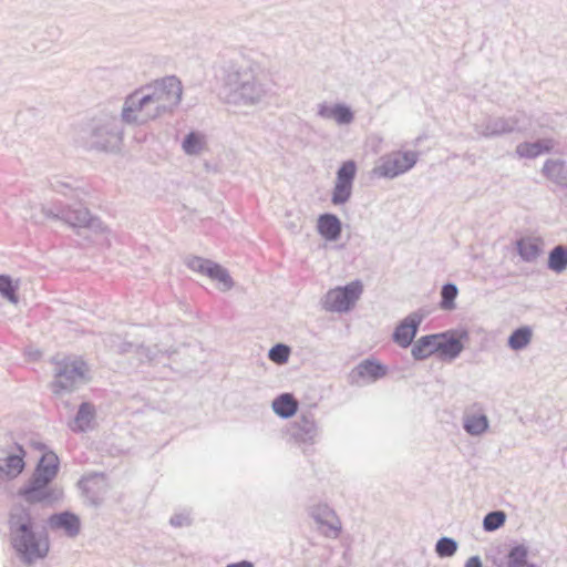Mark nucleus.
I'll use <instances>...</instances> for the list:
<instances>
[{
  "label": "nucleus",
  "instance_id": "obj_1",
  "mask_svg": "<svg viewBox=\"0 0 567 567\" xmlns=\"http://www.w3.org/2000/svg\"><path fill=\"white\" fill-rule=\"evenodd\" d=\"M223 94L229 105L256 107L267 103L270 89L262 68L257 62L240 59L225 68Z\"/></svg>",
  "mask_w": 567,
  "mask_h": 567
},
{
  "label": "nucleus",
  "instance_id": "obj_2",
  "mask_svg": "<svg viewBox=\"0 0 567 567\" xmlns=\"http://www.w3.org/2000/svg\"><path fill=\"white\" fill-rule=\"evenodd\" d=\"M12 545L20 558L32 564L49 551V542L42 532H35L32 518L25 509H17L10 517Z\"/></svg>",
  "mask_w": 567,
  "mask_h": 567
},
{
  "label": "nucleus",
  "instance_id": "obj_3",
  "mask_svg": "<svg viewBox=\"0 0 567 567\" xmlns=\"http://www.w3.org/2000/svg\"><path fill=\"white\" fill-rule=\"evenodd\" d=\"M58 466V456L53 452L44 453L29 483L19 491V494L28 503L47 501L50 496L48 485L55 477Z\"/></svg>",
  "mask_w": 567,
  "mask_h": 567
},
{
  "label": "nucleus",
  "instance_id": "obj_4",
  "mask_svg": "<svg viewBox=\"0 0 567 567\" xmlns=\"http://www.w3.org/2000/svg\"><path fill=\"white\" fill-rule=\"evenodd\" d=\"M122 134L120 122L115 116L102 115L91 122L85 138L90 148L115 152L120 150Z\"/></svg>",
  "mask_w": 567,
  "mask_h": 567
},
{
  "label": "nucleus",
  "instance_id": "obj_5",
  "mask_svg": "<svg viewBox=\"0 0 567 567\" xmlns=\"http://www.w3.org/2000/svg\"><path fill=\"white\" fill-rule=\"evenodd\" d=\"M54 380L51 384L55 394L69 393L89 382L85 362L76 358H63L54 362Z\"/></svg>",
  "mask_w": 567,
  "mask_h": 567
},
{
  "label": "nucleus",
  "instance_id": "obj_6",
  "mask_svg": "<svg viewBox=\"0 0 567 567\" xmlns=\"http://www.w3.org/2000/svg\"><path fill=\"white\" fill-rule=\"evenodd\" d=\"M157 117L172 113L181 103L183 94L182 82L174 75L156 80L143 86Z\"/></svg>",
  "mask_w": 567,
  "mask_h": 567
},
{
  "label": "nucleus",
  "instance_id": "obj_7",
  "mask_svg": "<svg viewBox=\"0 0 567 567\" xmlns=\"http://www.w3.org/2000/svg\"><path fill=\"white\" fill-rule=\"evenodd\" d=\"M121 118L128 125H144L157 118L144 87L134 91L125 99Z\"/></svg>",
  "mask_w": 567,
  "mask_h": 567
},
{
  "label": "nucleus",
  "instance_id": "obj_8",
  "mask_svg": "<svg viewBox=\"0 0 567 567\" xmlns=\"http://www.w3.org/2000/svg\"><path fill=\"white\" fill-rule=\"evenodd\" d=\"M417 162V153L398 152L382 156L375 167L373 174L383 178H394L410 171Z\"/></svg>",
  "mask_w": 567,
  "mask_h": 567
},
{
  "label": "nucleus",
  "instance_id": "obj_9",
  "mask_svg": "<svg viewBox=\"0 0 567 567\" xmlns=\"http://www.w3.org/2000/svg\"><path fill=\"white\" fill-rule=\"evenodd\" d=\"M41 214L44 217L61 219L73 228H87L94 233H102L105 229L103 223L99 218L92 217L90 212L82 207V205L69 207L59 214H53L51 210L42 208Z\"/></svg>",
  "mask_w": 567,
  "mask_h": 567
},
{
  "label": "nucleus",
  "instance_id": "obj_10",
  "mask_svg": "<svg viewBox=\"0 0 567 567\" xmlns=\"http://www.w3.org/2000/svg\"><path fill=\"white\" fill-rule=\"evenodd\" d=\"M360 281H352L344 287L330 290L323 300V307L328 311L347 312L359 300L362 293Z\"/></svg>",
  "mask_w": 567,
  "mask_h": 567
},
{
  "label": "nucleus",
  "instance_id": "obj_11",
  "mask_svg": "<svg viewBox=\"0 0 567 567\" xmlns=\"http://www.w3.org/2000/svg\"><path fill=\"white\" fill-rule=\"evenodd\" d=\"M355 173L357 165L353 161H347L339 167L331 197L334 205L346 204L350 199Z\"/></svg>",
  "mask_w": 567,
  "mask_h": 567
},
{
  "label": "nucleus",
  "instance_id": "obj_12",
  "mask_svg": "<svg viewBox=\"0 0 567 567\" xmlns=\"http://www.w3.org/2000/svg\"><path fill=\"white\" fill-rule=\"evenodd\" d=\"M518 118L517 116L501 117V116H488L481 124L475 125L477 134L489 138L496 137L504 134L518 131Z\"/></svg>",
  "mask_w": 567,
  "mask_h": 567
},
{
  "label": "nucleus",
  "instance_id": "obj_13",
  "mask_svg": "<svg viewBox=\"0 0 567 567\" xmlns=\"http://www.w3.org/2000/svg\"><path fill=\"white\" fill-rule=\"evenodd\" d=\"M424 317V313L419 311L412 312L405 317L396 326L393 332V341L401 348H408L413 342Z\"/></svg>",
  "mask_w": 567,
  "mask_h": 567
},
{
  "label": "nucleus",
  "instance_id": "obj_14",
  "mask_svg": "<svg viewBox=\"0 0 567 567\" xmlns=\"http://www.w3.org/2000/svg\"><path fill=\"white\" fill-rule=\"evenodd\" d=\"M489 426V421L481 406L473 405L464 411L463 429L472 436L484 434Z\"/></svg>",
  "mask_w": 567,
  "mask_h": 567
},
{
  "label": "nucleus",
  "instance_id": "obj_15",
  "mask_svg": "<svg viewBox=\"0 0 567 567\" xmlns=\"http://www.w3.org/2000/svg\"><path fill=\"white\" fill-rule=\"evenodd\" d=\"M311 516L318 525L326 528L322 530L324 536L331 538L338 537L341 524L331 508L328 506H318L312 509Z\"/></svg>",
  "mask_w": 567,
  "mask_h": 567
},
{
  "label": "nucleus",
  "instance_id": "obj_16",
  "mask_svg": "<svg viewBox=\"0 0 567 567\" xmlns=\"http://www.w3.org/2000/svg\"><path fill=\"white\" fill-rule=\"evenodd\" d=\"M293 433L297 441L306 444H315L319 436V427L311 414H302L295 424Z\"/></svg>",
  "mask_w": 567,
  "mask_h": 567
},
{
  "label": "nucleus",
  "instance_id": "obj_17",
  "mask_svg": "<svg viewBox=\"0 0 567 567\" xmlns=\"http://www.w3.org/2000/svg\"><path fill=\"white\" fill-rule=\"evenodd\" d=\"M18 453L9 454L0 458V477L16 478L24 468V451L21 446L17 447Z\"/></svg>",
  "mask_w": 567,
  "mask_h": 567
},
{
  "label": "nucleus",
  "instance_id": "obj_18",
  "mask_svg": "<svg viewBox=\"0 0 567 567\" xmlns=\"http://www.w3.org/2000/svg\"><path fill=\"white\" fill-rule=\"evenodd\" d=\"M543 175L556 185L567 187V163L560 158L547 159L542 168Z\"/></svg>",
  "mask_w": 567,
  "mask_h": 567
},
{
  "label": "nucleus",
  "instance_id": "obj_19",
  "mask_svg": "<svg viewBox=\"0 0 567 567\" xmlns=\"http://www.w3.org/2000/svg\"><path fill=\"white\" fill-rule=\"evenodd\" d=\"M553 140L544 138L535 142H523L516 146V154L520 158H535L543 153H549L554 148Z\"/></svg>",
  "mask_w": 567,
  "mask_h": 567
},
{
  "label": "nucleus",
  "instance_id": "obj_20",
  "mask_svg": "<svg viewBox=\"0 0 567 567\" xmlns=\"http://www.w3.org/2000/svg\"><path fill=\"white\" fill-rule=\"evenodd\" d=\"M52 528L62 529L69 537H75L80 533V519L70 512H63L50 517Z\"/></svg>",
  "mask_w": 567,
  "mask_h": 567
},
{
  "label": "nucleus",
  "instance_id": "obj_21",
  "mask_svg": "<svg viewBox=\"0 0 567 567\" xmlns=\"http://www.w3.org/2000/svg\"><path fill=\"white\" fill-rule=\"evenodd\" d=\"M319 234L329 241H334L341 234V221L332 214H323L318 218L317 225Z\"/></svg>",
  "mask_w": 567,
  "mask_h": 567
},
{
  "label": "nucleus",
  "instance_id": "obj_22",
  "mask_svg": "<svg viewBox=\"0 0 567 567\" xmlns=\"http://www.w3.org/2000/svg\"><path fill=\"white\" fill-rule=\"evenodd\" d=\"M439 342V334L423 336L413 344L411 353L415 360H424L434 352H437Z\"/></svg>",
  "mask_w": 567,
  "mask_h": 567
},
{
  "label": "nucleus",
  "instance_id": "obj_23",
  "mask_svg": "<svg viewBox=\"0 0 567 567\" xmlns=\"http://www.w3.org/2000/svg\"><path fill=\"white\" fill-rule=\"evenodd\" d=\"M517 251L524 261L533 262L543 252V241L537 237H524L517 241Z\"/></svg>",
  "mask_w": 567,
  "mask_h": 567
},
{
  "label": "nucleus",
  "instance_id": "obj_24",
  "mask_svg": "<svg viewBox=\"0 0 567 567\" xmlns=\"http://www.w3.org/2000/svg\"><path fill=\"white\" fill-rule=\"evenodd\" d=\"M299 403L291 393H281L271 403L272 411L281 419H289L298 411Z\"/></svg>",
  "mask_w": 567,
  "mask_h": 567
},
{
  "label": "nucleus",
  "instance_id": "obj_25",
  "mask_svg": "<svg viewBox=\"0 0 567 567\" xmlns=\"http://www.w3.org/2000/svg\"><path fill=\"white\" fill-rule=\"evenodd\" d=\"M95 416L94 406L87 402L80 405L74 420L70 423V427L74 432H84L91 427Z\"/></svg>",
  "mask_w": 567,
  "mask_h": 567
},
{
  "label": "nucleus",
  "instance_id": "obj_26",
  "mask_svg": "<svg viewBox=\"0 0 567 567\" xmlns=\"http://www.w3.org/2000/svg\"><path fill=\"white\" fill-rule=\"evenodd\" d=\"M385 368L382 364L370 360H364L354 370V373L367 382H374L385 375Z\"/></svg>",
  "mask_w": 567,
  "mask_h": 567
},
{
  "label": "nucleus",
  "instance_id": "obj_27",
  "mask_svg": "<svg viewBox=\"0 0 567 567\" xmlns=\"http://www.w3.org/2000/svg\"><path fill=\"white\" fill-rule=\"evenodd\" d=\"M440 336V347L437 352L441 353L442 357L449 358L450 360L455 359L463 350L462 342L455 337H447L446 334Z\"/></svg>",
  "mask_w": 567,
  "mask_h": 567
},
{
  "label": "nucleus",
  "instance_id": "obj_28",
  "mask_svg": "<svg viewBox=\"0 0 567 567\" xmlns=\"http://www.w3.org/2000/svg\"><path fill=\"white\" fill-rule=\"evenodd\" d=\"M533 330L525 326L520 327L512 332L508 338V347L512 350L519 351L525 349L532 341Z\"/></svg>",
  "mask_w": 567,
  "mask_h": 567
},
{
  "label": "nucleus",
  "instance_id": "obj_29",
  "mask_svg": "<svg viewBox=\"0 0 567 567\" xmlns=\"http://www.w3.org/2000/svg\"><path fill=\"white\" fill-rule=\"evenodd\" d=\"M187 155H199L205 148V136L198 132L187 134L182 144Z\"/></svg>",
  "mask_w": 567,
  "mask_h": 567
},
{
  "label": "nucleus",
  "instance_id": "obj_30",
  "mask_svg": "<svg viewBox=\"0 0 567 567\" xmlns=\"http://www.w3.org/2000/svg\"><path fill=\"white\" fill-rule=\"evenodd\" d=\"M548 268L557 274L567 268V247L560 245L554 247L549 252Z\"/></svg>",
  "mask_w": 567,
  "mask_h": 567
},
{
  "label": "nucleus",
  "instance_id": "obj_31",
  "mask_svg": "<svg viewBox=\"0 0 567 567\" xmlns=\"http://www.w3.org/2000/svg\"><path fill=\"white\" fill-rule=\"evenodd\" d=\"M19 289V280H13L10 276L0 275V293L12 305L19 302L17 291Z\"/></svg>",
  "mask_w": 567,
  "mask_h": 567
},
{
  "label": "nucleus",
  "instance_id": "obj_32",
  "mask_svg": "<svg viewBox=\"0 0 567 567\" xmlns=\"http://www.w3.org/2000/svg\"><path fill=\"white\" fill-rule=\"evenodd\" d=\"M208 277L218 282V288L223 291H227L231 289L234 286L233 279L230 278L228 271L221 266L215 264Z\"/></svg>",
  "mask_w": 567,
  "mask_h": 567
},
{
  "label": "nucleus",
  "instance_id": "obj_33",
  "mask_svg": "<svg viewBox=\"0 0 567 567\" xmlns=\"http://www.w3.org/2000/svg\"><path fill=\"white\" fill-rule=\"evenodd\" d=\"M527 547L524 545L514 546L507 555V567H522L527 564Z\"/></svg>",
  "mask_w": 567,
  "mask_h": 567
},
{
  "label": "nucleus",
  "instance_id": "obj_34",
  "mask_svg": "<svg viewBox=\"0 0 567 567\" xmlns=\"http://www.w3.org/2000/svg\"><path fill=\"white\" fill-rule=\"evenodd\" d=\"M506 522V514L503 511L489 512L483 519V528L486 532H494Z\"/></svg>",
  "mask_w": 567,
  "mask_h": 567
},
{
  "label": "nucleus",
  "instance_id": "obj_35",
  "mask_svg": "<svg viewBox=\"0 0 567 567\" xmlns=\"http://www.w3.org/2000/svg\"><path fill=\"white\" fill-rule=\"evenodd\" d=\"M458 289L454 284H445L441 290V308L452 310L455 308L454 300L457 297Z\"/></svg>",
  "mask_w": 567,
  "mask_h": 567
},
{
  "label": "nucleus",
  "instance_id": "obj_36",
  "mask_svg": "<svg viewBox=\"0 0 567 567\" xmlns=\"http://www.w3.org/2000/svg\"><path fill=\"white\" fill-rule=\"evenodd\" d=\"M457 550V543L450 537H442L435 545V551L440 557H451Z\"/></svg>",
  "mask_w": 567,
  "mask_h": 567
},
{
  "label": "nucleus",
  "instance_id": "obj_37",
  "mask_svg": "<svg viewBox=\"0 0 567 567\" xmlns=\"http://www.w3.org/2000/svg\"><path fill=\"white\" fill-rule=\"evenodd\" d=\"M333 121L340 126L349 125L354 121V113L350 106L337 103Z\"/></svg>",
  "mask_w": 567,
  "mask_h": 567
},
{
  "label": "nucleus",
  "instance_id": "obj_38",
  "mask_svg": "<svg viewBox=\"0 0 567 567\" xmlns=\"http://www.w3.org/2000/svg\"><path fill=\"white\" fill-rule=\"evenodd\" d=\"M289 354V347L282 343H278L269 350L268 357L272 362L281 364L288 361Z\"/></svg>",
  "mask_w": 567,
  "mask_h": 567
},
{
  "label": "nucleus",
  "instance_id": "obj_39",
  "mask_svg": "<svg viewBox=\"0 0 567 567\" xmlns=\"http://www.w3.org/2000/svg\"><path fill=\"white\" fill-rule=\"evenodd\" d=\"M187 264H188V267L190 269H193L194 271H197V272H200V274H204L207 276L210 272V270L213 269V267L215 266V262H212L209 260H206V259H203L199 257H194V258L189 259Z\"/></svg>",
  "mask_w": 567,
  "mask_h": 567
},
{
  "label": "nucleus",
  "instance_id": "obj_40",
  "mask_svg": "<svg viewBox=\"0 0 567 567\" xmlns=\"http://www.w3.org/2000/svg\"><path fill=\"white\" fill-rule=\"evenodd\" d=\"M337 104L330 105L326 102L319 103L317 106V115L322 120H332L334 118Z\"/></svg>",
  "mask_w": 567,
  "mask_h": 567
},
{
  "label": "nucleus",
  "instance_id": "obj_41",
  "mask_svg": "<svg viewBox=\"0 0 567 567\" xmlns=\"http://www.w3.org/2000/svg\"><path fill=\"white\" fill-rule=\"evenodd\" d=\"M169 523L172 526H175V527H183V526H188L190 525L192 523V519L189 517L188 514L186 513H179V514H175L171 517L169 519Z\"/></svg>",
  "mask_w": 567,
  "mask_h": 567
},
{
  "label": "nucleus",
  "instance_id": "obj_42",
  "mask_svg": "<svg viewBox=\"0 0 567 567\" xmlns=\"http://www.w3.org/2000/svg\"><path fill=\"white\" fill-rule=\"evenodd\" d=\"M137 354H138V358L141 361L143 360H146V361H153L156 357V352L151 350L150 348H145L143 346L138 347L137 350H136Z\"/></svg>",
  "mask_w": 567,
  "mask_h": 567
},
{
  "label": "nucleus",
  "instance_id": "obj_43",
  "mask_svg": "<svg viewBox=\"0 0 567 567\" xmlns=\"http://www.w3.org/2000/svg\"><path fill=\"white\" fill-rule=\"evenodd\" d=\"M465 567H482L481 558L478 556L470 557L465 563Z\"/></svg>",
  "mask_w": 567,
  "mask_h": 567
},
{
  "label": "nucleus",
  "instance_id": "obj_44",
  "mask_svg": "<svg viewBox=\"0 0 567 567\" xmlns=\"http://www.w3.org/2000/svg\"><path fill=\"white\" fill-rule=\"evenodd\" d=\"M226 567H254V565L248 560H241L239 563L228 564Z\"/></svg>",
  "mask_w": 567,
  "mask_h": 567
},
{
  "label": "nucleus",
  "instance_id": "obj_45",
  "mask_svg": "<svg viewBox=\"0 0 567 567\" xmlns=\"http://www.w3.org/2000/svg\"><path fill=\"white\" fill-rule=\"evenodd\" d=\"M52 188L55 192L63 193V189L68 188V185L65 183H62V182H56L55 184H52Z\"/></svg>",
  "mask_w": 567,
  "mask_h": 567
},
{
  "label": "nucleus",
  "instance_id": "obj_46",
  "mask_svg": "<svg viewBox=\"0 0 567 567\" xmlns=\"http://www.w3.org/2000/svg\"><path fill=\"white\" fill-rule=\"evenodd\" d=\"M100 481H101V482H103V481H104L103 476H97V475H96V476H94L93 478L89 480V481L86 482V484H87L86 491L89 492V491L91 489L90 484L97 483V482H100Z\"/></svg>",
  "mask_w": 567,
  "mask_h": 567
},
{
  "label": "nucleus",
  "instance_id": "obj_47",
  "mask_svg": "<svg viewBox=\"0 0 567 567\" xmlns=\"http://www.w3.org/2000/svg\"><path fill=\"white\" fill-rule=\"evenodd\" d=\"M287 227L293 233H298L300 228L295 221L289 223Z\"/></svg>",
  "mask_w": 567,
  "mask_h": 567
},
{
  "label": "nucleus",
  "instance_id": "obj_48",
  "mask_svg": "<svg viewBox=\"0 0 567 567\" xmlns=\"http://www.w3.org/2000/svg\"><path fill=\"white\" fill-rule=\"evenodd\" d=\"M30 218L33 219L34 223H42L43 221V219L41 217H38V216H32L31 215Z\"/></svg>",
  "mask_w": 567,
  "mask_h": 567
},
{
  "label": "nucleus",
  "instance_id": "obj_49",
  "mask_svg": "<svg viewBox=\"0 0 567 567\" xmlns=\"http://www.w3.org/2000/svg\"><path fill=\"white\" fill-rule=\"evenodd\" d=\"M522 567H537L535 564H527L525 566H522Z\"/></svg>",
  "mask_w": 567,
  "mask_h": 567
}]
</instances>
